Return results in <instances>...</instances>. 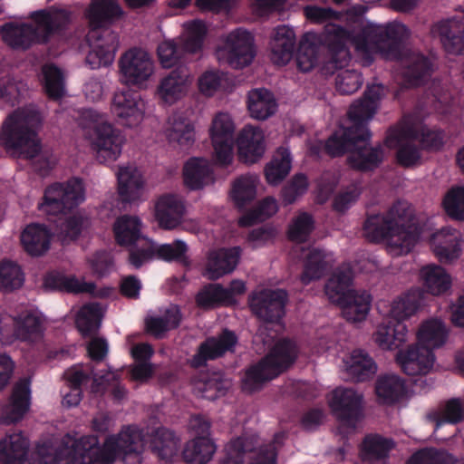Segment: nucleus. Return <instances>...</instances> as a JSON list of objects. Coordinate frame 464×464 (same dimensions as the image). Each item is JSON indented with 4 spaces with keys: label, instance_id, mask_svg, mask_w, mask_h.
<instances>
[{
    "label": "nucleus",
    "instance_id": "nucleus-56",
    "mask_svg": "<svg viewBox=\"0 0 464 464\" xmlns=\"http://www.w3.org/2000/svg\"><path fill=\"white\" fill-rule=\"evenodd\" d=\"M256 194V179L250 176H242L233 184L231 197L237 208H243L251 203Z\"/></svg>",
    "mask_w": 464,
    "mask_h": 464
},
{
    "label": "nucleus",
    "instance_id": "nucleus-48",
    "mask_svg": "<svg viewBox=\"0 0 464 464\" xmlns=\"http://www.w3.org/2000/svg\"><path fill=\"white\" fill-rule=\"evenodd\" d=\"M181 313L175 306L165 311L162 316H150L145 321L146 331L156 338H161L166 332L179 327Z\"/></svg>",
    "mask_w": 464,
    "mask_h": 464
},
{
    "label": "nucleus",
    "instance_id": "nucleus-21",
    "mask_svg": "<svg viewBox=\"0 0 464 464\" xmlns=\"http://www.w3.org/2000/svg\"><path fill=\"white\" fill-rule=\"evenodd\" d=\"M431 31L439 36L446 53H464V14L438 22Z\"/></svg>",
    "mask_w": 464,
    "mask_h": 464
},
{
    "label": "nucleus",
    "instance_id": "nucleus-3",
    "mask_svg": "<svg viewBox=\"0 0 464 464\" xmlns=\"http://www.w3.org/2000/svg\"><path fill=\"white\" fill-rule=\"evenodd\" d=\"M123 14L117 0H93L85 12L89 24L86 62L92 69L110 65L119 47V35L110 25Z\"/></svg>",
    "mask_w": 464,
    "mask_h": 464
},
{
    "label": "nucleus",
    "instance_id": "nucleus-17",
    "mask_svg": "<svg viewBox=\"0 0 464 464\" xmlns=\"http://www.w3.org/2000/svg\"><path fill=\"white\" fill-rule=\"evenodd\" d=\"M237 342L236 334L226 328L218 336L207 337L198 345L195 354L188 360V364L193 369L205 367L208 361H215L227 353H233Z\"/></svg>",
    "mask_w": 464,
    "mask_h": 464
},
{
    "label": "nucleus",
    "instance_id": "nucleus-59",
    "mask_svg": "<svg viewBox=\"0 0 464 464\" xmlns=\"http://www.w3.org/2000/svg\"><path fill=\"white\" fill-rule=\"evenodd\" d=\"M129 263L134 268H140L145 263L150 261L155 256V246L149 238L129 245Z\"/></svg>",
    "mask_w": 464,
    "mask_h": 464
},
{
    "label": "nucleus",
    "instance_id": "nucleus-22",
    "mask_svg": "<svg viewBox=\"0 0 464 464\" xmlns=\"http://www.w3.org/2000/svg\"><path fill=\"white\" fill-rule=\"evenodd\" d=\"M395 446L392 438L378 433L366 434L359 446L362 464H390V455Z\"/></svg>",
    "mask_w": 464,
    "mask_h": 464
},
{
    "label": "nucleus",
    "instance_id": "nucleus-57",
    "mask_svg": "<svg viewBox=\"0 0 464 464\" xmlns=\"http://www.w3.org/2000/svg\"><path fill=\"white\" fill-rule=\"evenodd\" d=\"M453 455L435 448L421 449L413 453L406 464H455Z\"/></svg>",
    "mask_w": 464,
    "mask_h": 464
},
{
    "label": "nucleus",
    "instance_id": "nucleus-12",
    "mask_svg": "<svg viewBox=\"0 0 464 464\" xmlns=\"http://www.w3.org/2000/svg\"><path fill=\"white\" fill-rule=\"evenodd\" d=\"M403 140H416L425 150H440L444 143V132L422 124L416 114L403 115L400 122L388 129L384 144L393 147Z\"/></svg>",
    "mask_w": 464,
    "mask_h": 464
},
{
    "label": "nucleus",
    "instance_id": "nucleus-1",
    "mask_svg": "<svg viewBox=\"0 0 464 464\" xmlns=\"http://www.w3.org/2000/svg\"><path fill=\"white\" fill-rule=\"evenodd\" d=\"M306 18L314 24H325L320 34V43L327 49L328 59L324 68L331 73L344 67L349 60L346 43L352 41L358 51L381 53L387 59L397 60L401 55V44L407 28L401 24H388L385 26L368 25L359 34H353L343 26L331 23L339 20L341 13L331 7L307 6Z\"/></svg>",
    "mask_w": 464,
    "mask_h": 464
},
{
    "label": "nucleus",
    "instance_id": "nucleus-55",
    "mask_svg": "<svg viewBox=\"0 0 464 464\" xmlns=\"http://www.w3.org/2000/svg\"><path fill=\"white\" fill-rule=\"evenodd\" d=\"M44 79V91L47 96L53 101H58L64 96V79L63 72L55 65H46L43 69Z\"/></svg>",
    "mask_w": 464,
    "mask_h": 464
},
{
    "label": "nucleus",
    "instance_id": "nucleus-61",
    "mask_svg": "<svg viewBox=\"0 0 464 464\" xmlns=\"http://www.w3.org/2000/svg\"><path fill=\"white\" fill-rule=\"evenodd\" d=\"M187 53L182 44L179 45L173 40H165L157 48L159 61L164 68H171L179 64Z\"/></svg>",
    "mask_w": 464,
    "mask_h": 464
},
{
    "label": "nucleus",
    "instance_id": "nucleus-7",
    "mask_svg": "<svg viewBox=\"0 0 464 464\" xmlns=\"http://www.w3.org/2000/svg\"><path fill=\"white\" fill-rule=\"evenodd\" d=\"M41 123L38 111L24 107L7 116L0 130V143L25 159L35 158L41 150L35 128Z\"/></svg>",
    "mask_w": 464,
    "mask_h": 464
},
{
    "label": "nucleus",
    "instance_id": "nucleus-37",
    "mask_svg": "<svg viewBox=\"0 0 464 464\" xmlns=\"http://www.w3.org/2000/svg\"><path fill=\"white\" fill-rule=\"evenodd\" d=\"M346 372L354 382H362L371 379L376 372L374 361L362 350H354L345 362Z\"/></svg>",
    "mask_w": 464,
    "mask_h": 464
},
{
    "label": "nucleus",
    "instance_id": "nucleus-30",
    "mask_svg": "<svg viewBox=\"0 0 464 464\" xmlns=\"http://www.w3.org/2000/svg\"><path fill=\"white\" fill-rule=\"evenodd\" d=\"M431 246L440 262L450 263L460 255L459 232L451 227H442L432 235Z\"/></svg>",
    "mask_w": 464,
    "mask_h": 464
},
{
    "label": "nucleus",
    "instance_id": "nucleus-51",
    "mask_svg": "<svg viewBox=\"0 0 464 464\" xmlns=\"http://www.w3.org/2000/svg\"><path fill=\"white\" fill-rule=\"evenodd\" d=\"M428 417L435 422L436 429L445 423L458 424L464 420V405L460 399L452 398L445 402L440 411H433Z\"/></svg>",
    "mask_w": 464,
    "mask_h": 464
},
{
    "label": "nucleus",
    "instance_id": "nucleus-32",
    "mask_svg": "<svg viewBox=\"0 0 464 464\" xmlns=\"http://www.w3.org/2000/svg\"><path fill=\"white\" fill-rule=\"evenodd\" d=\"M118 194L123 204L138 200L142 193L143 179L140 173L133 167H121L118 174Z\"/></svg>",
    "mask_w": 464,
    "mask_h": 464
},
{
    "label": "nucleus",
    "instance_id": "nucleus-52",
    "mask_svg": "<svg viewBox=\"0 0 464 464\" xmlns=\"http://www.w3.org/2000/svg\"><path fill=\"white\" fill-rule=\"evenodd\" d=\"M230 293L219 284H208L196 296L197 304L204 309L229 304Z\"/></svg>",
    "mask_w": 464,
    "mask_h": 464
},
{
    "label": "nucleus",
    "instance_id": "nucleus-16",
    "mask_svg": "<svg viewBox=\"0 0 464 464\" xmlns=\"http://www.w3.org/2000/svg\"><path fill=\"white\" fill-rule=\"evenodd\" d=\"M288 295L283 289H263L252 293L248 303L253 314L260 320L267 323H277L285 313Z\"/></svg>",
    "mask_w": 464,
    "mask_h": 464
},
{
    "label": "nucleus",
    "instance_id": "nucleus-62",
    "mask_svg": "<svg viewBox=\"0 0 464 464\" xmlns=\"http://www.w3.org/2000/svg\"><path fill=\"white\" fill-rule=\"evenodd\" d=\"M24 274L21 267L12 261L0 263V289L13 291L22 286Z\"/></svg>",
    "mask_w": 464,
    "mask_h": 464
},
{
    "label": "nucleus",
    "instance_id": "nucleus-53",
    "mask_svg": "<svg viewBox=\"0 0 464 464\" xmlns=\"http://www.w3.org/2000/svg\"><path fill=\"white\" fill-rule=\"evenodd\" d=\"M287 434L285 431L277 432L273 440L260 446L251 457L249 464H276L278 451L284 446Z\"/></svg>",
    "mask_w": 464,
    "mask_h": 464
},
{
    "label": "nucleus",
    "instance_id": "nucleus-19",
    "mask_svg": "<svg viewBox=\"0 0 464 464\" xmlns=\"http://www.w3.org/2000/svg\"><path fill=\"white\" fill-rule=\"evenodd\" d=\"M144 108V102L137 91L124 89L114 93L111 112L123 126H137L143 119Z\"/></svg>",
    "mask_w": 464,
    "mask_h": 464
},
{
    "label": "nucleus",
    "instance_id": "nucleus-39",
    "mask_svg": "<svg viewBox=\"0 0 464 464\" xmlns=\"http://www.w3.org/2000/svg\"><path fill=\"white\" fill-rule=\"evenodd\" d=\"M432 64L423 54L413 55L402 70L404 82L410 87H418L424 84L430 77Z\"/></svg>",
    "mask_w": 464,
    "mask_h": 464
},
{
    "label": "nucleus",
    "instance_id": "nucleus-4",
    "mask_svg": "<svg viewBox=\"0 0 464 464\" xmlns=\"http://www.w3.org/2000/svg\"><path fill=\"white\" fill-rule=\"evenodd\" d=\"M29 17L36 25L8 22L0 27L3 42L14 50H27L34 44H47L53 36L63 35L72 20V12L52 6L34 11Z\"/></svg>",
    "mask_w": 464,
    "mask_h": 464
},
{
    "label": "nucleus",
    "instance_id": "nucleus-9",
    "mask_svg": "<svg viewBox=\"0 0 464 464\" xmlns=\"http://www.w3.org/2000/svg\"><path fill=\"white\" fill-rule=\"evenodd\" d=\"M84 128L96 159L101 163L114 162L121 154L126 137L107 119V115L93 109H84L81 113Z\"/></svg>",
    "mask_w": 464,
    "mask_h": 464
},
{
    "label": "nucleus",
    "instance_id": "nucleus-40",
    "mask_svg": "<svg viewBox=\"0 0 464 464\" xmlns=\"http://www.w3.org/2000/svg\"><path fill=\"white\" fill-rule=\"evenodd\" d=\"M375 392L382 403L392 405L404 396L406 386L399 376L388 374L378 378Z\"/></svg>",
    "mask_w": 464,
    "mask_h": 464
},
{
    "label": "nucleus",
    "instance_id": "nucleus-14",
    "mask_svg": "<svg viewBox=\"0 0 464 464\" xmlns=\"http://www.w3.org/2000/svg\"><path fill=\"white\" fill-rule=\"evenodd\" d=\"M382 92L383 87L381 84L368 86L363 97L350 106L347 115L351 125L344 133V139L363 138L368 135V121L375 114Z\"/></svg>",
    "mask_w": 464,
    "mask_h": 464
},
{
    "label": "nucleus",
    "instance_id": "nucleus-2",
    "mask_svg": "<svg viewBox=\"0 0 464 464\" xmlns=\"http://www.w3.org/2000/svg\"><path fill=\"white\" fill-rule=\"evenodd\" d=\"M235 124L229 114H216L209 129L213 146V161L217 166L227 167L232 163L234 146L238 157L246 163L256 162L265 152V135L259 127L245 126L235 140Z\"/></svg>",
    "mask_w": 464,
    "mask_h": 464
},
{
    "label": "nucleus",
    "instance_id": "nucleus-11",
    "mask_svg": "<svg viewBox=\"0 0 464 464\" xmlns=\"http://www.w3.org/2000/svg\"><path fill=\"white\" fill-rule=\"evenodd\" d=\"M352 272L336 270L327 280L324 292L329 300L340 305L347 321L362 322L370 311L371 295L366 291L350 289Z\"/></svg>",
    "mask_w": 464,
    "mask_h": 464
},
{
    "label": "nucleus",
    "instance_id": "nucleus-20",
    "mask_svg": "<svg viewBox=\"0 0 464 464\" xmlns=\"http://www.w3.org/2000/svg\"><path fill=\"white\" fill-rule=\"evenodd\" d=\"M227 63L233 68L239 69L249 65L255 57L254 38L242 28L231 32L226 40Z\"/></svg>",
    "mask_w": 464,
    "mask_h": 464
},
{
    "label": "nucleus",
    "instance_id": "nucleus-41",
    "mask_svg": "<svg viewBox=\"0 0 464 464\" xmlns=\"http://www.w3.org/2000/svg\"><path fill=\"white\" fill-rule=\"evenodd\" d=\"M150 447L160 459L171 462L179 452V439L172 430L161 427L155 430Z\"/></svg>",
    "mask_w": 464,
    "mask_h": 464
},
{
    "label": "nucleus",
    "instance_id": "nucleus-36",
    "mask_svg": "<svg viewBox=\"0 0 464 464\" xmlns=\"http://www.w3.org/2000/svg\"><path fill=\"white\" fill-rule=\"evenodd\" d=\"M216 450L217 447L209 437L197 436L186 443L182 456L189 464H207Z\"/></svg>",
    "mask_w": 464,
    "mask_h": 464
},
{
    "label": "nucleus",
    "instance_id": "nucleus-28",
    "mask_svg": "<svg viewBox=\"0 0 464 464\" xmlns=\"http://www.w3.org/2000/svg\"><path fill=\"white\" fill-rule=\"evenodd\" d=\"M295 46L294 30L286 25L277 26L270 42L272 62L277 65H285L293 58Z\"/></svg>",
    "mask_w": 464,
    "mask_h": 464
},
{
    "label": "nucleus",
    "instance_id": "nucleus-42",
    "mask_svg": "<svg viewBox=\"0 0 464 464\" xmlns=\"http://www.w3.org/2000/svg\"><path fill=\"white\" fill-rule=\"evenodd\" d=\"M44 285L50 290L72 294L92 293L95 289L93 283L80 282L75 276H66L58 272L48 273L44 277Z\"/></svg>",
    "mask_w": 464,
    "mask_h": 464
},
{
    "label": "nucleus",
    "instance_id": "nucleus-10",
    "mask_svg": "<svg viewBox=\"0 0 464 464\" xmlns=\"http://www.w3.org/2000/svg\"><path fill=\"white\" fill-rule=\"evenodd\" d=\"M348 127L340 132L335 131L325 141L326 154L332 158L340 157L349 152L347 158L350 166L360 171L373 170L378 168L383 159V150L381 145L367 147L372 133L367 127L368 135L363 138L344 139Z\"/></svg>",
    "mask_w": 464,
    "mask_h": 464
},
{
    "label": "nucleus",
    "instance_id": "nucleus-38",
    "mask_svg": "<svg viewBox=\"0 0 464 464\" xmlns=\"http://www.w3.org/2000/svg\"><path fill=\"white\" fill-rule=\"evenodd\" d=\"M274 94L266 89H255L249 92L247 108L250 115L256 120H266L276 111Z\"/></svg>",
    "mask_w": 464,
    "mask_h": 464
},
{
    "label": "nucleus",
    "instance_id": "nucleus-31",
    "mask_svg": "<svg viewBox=\"0 0 464 464\" xmlns=\"http://www.w3.org/2000/svg\"><path fill=\"white\" fill-rule=\"evenodd\" d=\"M30 382L24 380L18 382L11 396V402L5 407L2 415V421L11 424L19 421L28 411L30 406Z\"/></svg>",
    "mask_w": 464,
    "mask_h": 464
},
{
    "label": "nucleus",
    "instance_id": "nucleus-58",
    "mask_svg": "<svg viewBox=\"0 0 464 464\" xmlns=\"http://www.w3.org/2000/svg\"><path fill=\"white\" fill-rule=\"evenodd\" d=\"M277 208V202L275 198H265L256 209L247 212L238 219V225L242 227H251L272 217L276 213Z\"/></svg>",
    "mask_w": 464,
    "mask_h": 464
},
{
    "label": "nucleus",
    "instance_id": "nucleus-45",
    "mask_svg": "<svg viewBox=\"0 0 464 464\" xmlns=\"http://www.w3.org/2000/svg\"><path fill=\"white\" fill-rule=\"evenodd\" d=\"M331 258L328 254L321 249H312L305 259L304 271L301 275V281L308 285L313 280L323 277L331 266Z\"/></svg>",
    "mask_w": 464,
    "mask_h": 464
},
{
    "label": "nucleus",
    "instance_id": "nucleus-5",
    "mask_svg": "<svg viewBox=\"0 0 464 464\" xmlns=\"http://www.w3.org/2000/svg\"><path fill=\"white\" fill-rule=\"evenodd\" d=\"M412 216L410 204L397 200L386 214L368 215L363 223L365 237L370 242L388 240L400 253H408L414 246L416 237L405 227Z\"/></svg>",
    "mask_w": 464,
    "mask_h": 464
},
{
    "label": "nucleus",
    "instance_id": "nucleus-50",
    "mask_svg": "<svg viewBox=\"0 0 464 464\" xmlns=\"http://www.w3.org/2000/svg\"><path fill=\"white\" fill-rule=\"evenodd\" d=\"M102 313L98 303L84 304L76 315V327L82 336H90L100 327Z\"/></svg>",
    "mask_w": 464,
    "mask_h": 464
},
{
    "label": "nucleus",
    "instance_id": "nucleus-35",
    "mask_svg": "<svg viewBox=\"0 0 464 464\" xmlns=\"http://www.w3.org/2000/svg\"><path fill=\"white\" fill-rule=\"evenodd\" d=\"M187 77L188 74L181 67L171 71L160 81L157 88V94L166 103H174L181 98L186 91Z\"/></svg>",
    "mask_w": 464,
    "mask_h": 464
},
{
    "label": "nucleus",
    "instance_id": "nucleus-26",
    "mask_svg": "<svg viewBox=\"0 0 464 464\" xmlns=\"http://www.w3.org/2000/svg\"><path fill=\"white\" fill-rule=\"evenodd\" d=\"M44 316L34 311L19 314L14 322V334L16 339L28 343H39L45 331Z\"/></svg>",
    "mask_w": 464,
    "mask_h": 464
},
{
    "label": "nucleus",
    "instance_id": "nucleus-25",
    "mask_svg": "<svg viewBox=\"0 0 464 464\" xmlns=\"http://www.w3.org/2000/svg\"><path fill=\"white\" fill-rule=\"evenodd\" d=\"M299 353L295 342L289 338L279 339L263 357L264 362L274 371L275 375H280L288 370L296 361Z\"/></svg>",
    "mask_w": 464,
    "mask_h": 464
},
{
    "label": "nucleus",
    "instance_id": "nucleus-46",
    "mask_svg": "<svg viewBox=\"0 0 464 464\" xmlns=\"http://www.w3.org/2000/svg\"><path fill=\"white\" fill-rule=\"evenodd\" d=\"M165 136L170 144H177L181 148H188L195 140L194 126L187 119L173 117L168 121Z\"/></svg>",
    "mask_w": 464,
    "mask_h": 464
},
{
    "label": "nucleus",
    "instance_id": "nucleus-54",
    "mask_svg": "<svg viewBox=\"0 0 464 464\" xmlns=\"http://www.w3.org/2000/svg\"><path fill=\"white\" fill-rule=\"evenodd\" d=\"M188 250V245L184 241L177 239L172 244H162L158 247L155 246V256L167 262L176 261L186 267H189L191 262L187 256Z\"/></svg>",
    "mask_w": 464,
    "mask_h": 464
},
{
    "label": "nucleus",
    "instance_id": "nucleus-33",
    "mask_svg": "<svg viewBox=\"0 0 464 464\" xmlns=\"http://www.w3.org/2000/svg\"><path fill=\"white\" fill-rule=\"evenodd\" d=\"M183 179L185 185L192 189H201L213 183V170L208 161L202 158L189 159L183 168Z\"/></svg>",
    "mask_w": 464,
    "mask_h": 464
},
{
    "label": "nucleus",
    "instance_id": "nucleus-47",
    "mask_svg": "<svg viewBox=\"0 0 464 464\" xmlns=\"http://www.w3.org/2000/svg\"><path fill=\"white\" fill-rule=\"evenodd\" d=\"M420 275L427 291L433 295L444 294L450 288V276L440 266H426L421 268Z\"/></svg>",
    "mask_w": 464,
    "mask_h": 464
},
{
    "label": "nucleus",
    "instance_id": "nucleus-13",
    "mask_svg": "<svg viewBox=\"0 0 464 464\" xmlns=\"http://www.w3.org/2000/svg\"><path fill=\"white\" fill-rule=\"evenodd\" d=\"M84 200V186L80 178H72L66 182H54L44 193L39 208L50 215L65 214Z\"/></svg>",
    "mask_w": 464,
    "mask_h": 464
},
{
    "label": "nucleus",
    "instance_id": "nucleus-34",
    "mask_svg": "<svg viewBox=\"0 0 464 464\" xmlns=\"http://www.w3.org/2000/svg\"><path fill=\"white\" fill-rule=\"evenodd\" d=\"M28 449V440L21 432L9 434L0 440V462L3 464H24Z\"/></svg>",
    "mask_w": 464,
    "mask_h": 464
},
{
    "label": "nucleus",
    "instance_id": "nucleus-27",
    "mask_svg": "<svg viewBox=\"0 0 464 464\" xmlns=\"http://www.w3.org/2000/svg\"><path fill=\"white\" fill-rule=\"evenodd\" d=\"M185 207L175 195L166 194L159 198L155 205V218L164 229L177 227L184 215Z\"/></svg>",
    "mask_w": 464,
    "mask_h": 464
},
{
    "label": "nucleus",
    "instance_id": "nucleus-23",
    "mask_svg": "<svg viewBox=\"0 0 464 464\" xmlns=\"http://www.w3.org/2000/svg\"><path fill=\"white\" fill-rule=\"evenodd\" d=\"M241 252L240 246L221 247L210 251L206 265L208 277L217 280L232 273L239 262Z\"/></svg>",
    "mask_w": 464,
    "mask_h": 464
},
{
    "label": "nucleus",
    "instance_id": "nucleus-43",
    "mask_svg": "<svg viewBox=\"0 0 464 464\" xmlns=\"http://www.w3.org/2000/svg\"><path fill=\"white\" fill-rule=\"evenodd\" d=\"M292 168L290 150L280 147L265 167V177L268 184L277 185L288 175Z\"/></svg>",
    "mask_w": 464,
    "mask_h": 464
},
{
    "label": "nucleus",
    "instance_id": "nucleus-29",
    "mask_svg": "<svg viewBox=\"0 0 464 464\" xmlns=\"http://www.w3.org/2000/svg\"><path fill=\"white\" fill-rule=\"evenodd\" d=\"M52 233L44 224L31 223L21 234V244L31 256H41L50 248Z\"/></svg>",
    "mask_w": 464,
    "mask_h": 464
},
{
    "label": "nucleus",
    "instance_id": "nucleus-6",
    "mask_svg": "<svg viewBox=\"0 0 464 464\" xmlns=\"http://www.w3.org/2000/svg\"><path fill=\"white\" fill-rule=\"evenodd\" d=\"M448 337L445 324L439 319L424 322L417 334L418 343L406 351H400L396 361L407 375L426 374L433 366V349L442 346Z\"/></svg>",
    "mask_w": 464,
    "mask_h": 464
},
{
    "label": "nucleus",
    "instance_id": "nucleus-18",
    "mask_svg": "<svg viewBox=\"0 0 464 464\" xmlns=\"http://www.w3.org/2000/svg\"><path fill=\"white\" fill-rule=\"evenodd\" d=\"M329 404L336 419L347 427L355 428L363 416V396L353 389H335Z\"/></svg>",
    "mask_w": 464,
    "mask_h": 464
},
{
    "label": "nucleus",
    "instance_id": "nucleus-64",
    "mask_svg": "<svg viewBox=\"0 0 464 464\" xmlns=\"http://www.w3.org/2000/svg\"><path fill=\"white\" fill-rule=\"evenodd\" d=\"M446 213L456 220H464V187L451 188L443 198Z\"/></svg>",
    "mask_w": 464,
    "mask_h": 464
},
{
    "label": "nucleus",
    "instance_id": "nucleus-60",
    "mask_svg": "<svg viewBox=\"0 0 464 464\" xmlns=\"http://www.w3.org/2000/svg\"><path fill=\"white\" fill-rule=\"evenodd\" d=\"M187 36L182 41L183 49L188 53H195L201 50L207 34V27L204 22L194 20L186 25Z\"/></svg>",
    "mask_w": 464,
    "mask_h": 464
},
{
    "label": "nucleus",
    "instance_id": "nucleus-24",
    "mask_svg": "<svg viewBox=\"0 0 464 464\" xmlns=\"http://www.w3.org/2000/svg\"><path fill=\"white\" fill-rule=\"evenodd\" d=\"M191 385L197 396L214 401L227 393L231 382L220 372H200L192 377Z\"/></svg>",
    "mask_w": 464,
    "mask_h": 464
},
{
    "label": "nucleus",
    "instance_id": "nucleus-15",
    "mask_svg": "<svg viewBox=\"0 0 464 464\" xmlns=\"http://www.w3.org/2000/svg\"><path fill=\"white\" fill-rule=\"evenodd\" d=\"M119 68L126 84L140 88L153 74L154 63L146 51L131 48L120 58Z\"/></svg>",
    "mask_w": 464,
    "mask_h": 464
},
{
    "label": "nucleus",
    "instance_id": "nucleus-49",
    "mask_svg": "<svg viewBox=\"0 0 464 464\" xmlns=\"http://www.w3.org/2000/svg\"><path fill=\"white\" fill-rule=\"evenodd\" d=\"M276 377L277 375L274 374L272 368L262 358L257 363L251 365L246 371L242 382V389L248 392L257 391L265 382Z\"/></svg>",
    "mask_w": 464,
    "mask_h": 464
},
{
    "label": "nucleus",
    "instance_id": "nucleus-8",
    "mask_svg": "<svg viewBox=\"0 0 464 464\" xmlns=\"http://www.w3.org/2000/svg\"><path fill=\"white\" fill-rule=\"evenodd\" d=\"M423 295L420 288H411L392 303L391 319L388 324L379 325L374 334V341L382 349L395 350L405 343L408 329L404 321L418 311Z\"/></svg>",
    "mask_w": 464,
    "mask_h": 464
},
{
    "label": "nucleus",
    "instance_id": "nucleus-44",
    "mask_svg": "<svg viewBox=\"0 0 464 464\" xmlns=\"http://www.w3.org/2000/svg\"><path fill=\"white\" fill-rule=\"evenodd\" d=\"M141 222L137 217L123 215L114 224L115 240L118 245L127 246L146 238L141 235Z\"/></svg>",
    "mask_w": 464,
    "mask_h": 464
},
{
    "label": "nucleus",
    "instance_id": "nucleus-63",
    "mask_svg": "<svg viewBox=\"0 0 464 464\" xmlns=\"http://www.w3.org/2000/svg\"><path fill=\"white\" fill-rule=\"evenodd\" d=\"M295 62L298 70L303 72L311 71L318 63V47L309 42L306 36L299 44Z\"/></svg>",
    "mask_w": 464,
    "mask_h": 464
}]
</instances>
